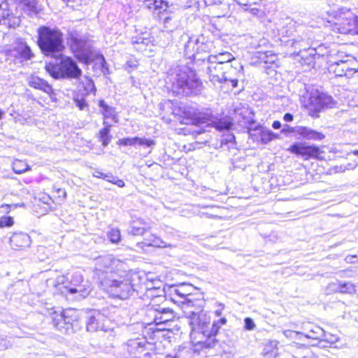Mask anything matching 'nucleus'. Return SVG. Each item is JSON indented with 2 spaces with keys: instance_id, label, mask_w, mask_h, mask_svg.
<instances>
[{
  "instance_id": "obj_1",
  "label": "nucleus",
  "mask_w": 358,
  "mask_h": 358,
  "mask_svg": "<svg viewBox=\"0 0 358 358\" xmlns=\"http://www.w3.org/2000/svg\"><path fill=\"white\" fill-rule=\"evenodd\" d=\"M192 315V329L194 332L202 334L203 339L192 341V350L205 357H213L221 353L219 340L215 336L222 325L227 322L225 317H222L210 324V318L206 313H193Z\"/></svg>"
},
{
  "instance_id": "obj_2",
  "label": "nucleus",
  "mask_w": 358,
  "mask_h": 358,
  "mask_svg": "<svg viewBox=\"0 0 358 358\" xmlns=\"http://www.w3.org/2000/svg\"><path fill=\"white\" fill-rule=\"evenodd\" d=\"M142 278L138 273L130 272L122 277L114 272H103L99 274V285L108 294L114 298L126 299L134 292L143 289Z\"/></svg>"
},
{
  "instance_id": "obj_3",
  "label": "nucleus",
  "mask_w": 358,
  "mask_h": 358,
  "mask_svg": "<svg viewBox=\"0 0 358 358\" xmlns=\"http://www.w3.org/2000/svg\"><path fill=\"white\" fill-rule=\"evenodd\" d=\"M167 79L171 91L177 96L198 95L203 88L195 71L186 65L171 69Z\"/></svg>"
},
{
  "instance_id": "obj_4",
  "label": "nucleus",
  "mask_w": 358,
  "mask_h": 358,
  "mask_svg": "<svg viewBox=\"0 0 358 358\" xmlns=\"http://www.w3.org/2000/svg\"><path fill=\"white\" fill-rule=\"evenodd\" d=\"M37 33V44L43 55L51 57L62 56L65 45L63 33L59 28L41 26L38 28Z\"/></svg>"
},
{
  "instance_id": "obj_5",
  "label": "nucleus",
  "mask_w": 358,
  "mask_h": 358,
  "mask_svg": "<svg viewBox=\"0 0 358 358\" xmlns=\"http://www.w3.org/2000/svg\"><path fill=\"white\" fill-rule=\"evenodd\" d=\"M301 35L297 38L283 41L285 43V48L291 52V54L299 57L302 65H314L320 55L317 53L315 48H310L313 35L311 31H300Z\"/></svg>"
},
{
  "instance_id": "obj_6",
  "label": "nucleus",
  "mask_w": 358,
  "mask_h": 358,
  "mask_svg": "<svg viewBox=\"0 0 358 358\" xmlns=\"http://www.w3.org/2000/svg\"><path fill=\"white\" fill-rule=\"evenodd\" d=\"M187 37V41L184 45L185 56L192 59L194 63L198 62H206L208 56H203V54H209L215 48L214 41L210 36L200 34Z\"/></svg>"
},
{
  "instance_id": "obj_7",
  "label": "nucleus",
  "mask_w": 358,
  "mask_h": 358,
  "mask_svg": "<svg viewBox=\"0 0 358 358\" xmlns=\"http://www.w3.org/2000/svg\"><path fill=\"white\" fill-rule=\"evenodd\" d=\"M157 289L161 288L154 287L148 290L147 294L151 298V303L148 307L146 315L150 319V323H155L157 325L166 324L174 319L175 314L173 309L157 303L160 299H164V294H168L161 293L162 295H158V291L155 290Z\"/></svg>"
},
{
  "instance_id": "obj_8",
  "label": "nucleus",
  "mask_w": 358,
  "mask_h": 358,
  "mask_svg": "<svg viewBox=\"0 0 358 358\" xmlns=\"http://www.w3.org/2000/svg\"><path fill=\"white\" fill-rule=\"evenodd\" d=\"M66 40L70 49L79 60L89 63L94 59L92 43L80 31L75 28H69Z\"/></svg>"
},
{
  "instance_id": "obj_9",
  "label": "nucleus",
  "mask_w": 358,
  "mask_h": 358,
  "mask_svg": "<svg viewBox=\"0 0 358 358\" xmlns=\"http://www.w3.org/2000/svg\"><path fill=\"white\" fill-rule=\"evenodd\" d=\"M45 69L55 79H76L82 74L76 62L69 57L62 56L58 64L49 63Z\"/></svg>"
},
{
  "instance_id": "obj_10",
  "label": "nucleus",
  "mask_w": 358,
  "mask_h": 358,
  "mask_svg": "<svg viewBox=\"0 0 358 358\" xmlns=\"http://www.w3.org/2000/svg\"><path fill=\"white\" fill-rule=\"evenodd\" d=\"M54 327L64 334L74 333V326L77 322L78 315L73 309H67L60 313L56 311L50 315Z\"/></svg>"
},
{
  "instance_id": "obj_11",
  "label": "nucleus",
  "mask_w": 358,
  "mask_h": 358,
  "mask_svg": "<svg viewBox=\"0 0 358 358\" xmlns=\"http://www.w3.org/2000/svg\"><path fill=\"white\" fill-rule=\"evenodd\" d=\"M333 98L318 90L310 93L308 101L305 103V107L309 110V114L313 117H318V113L324 108H331L334 106Z\"/></svg>"
},
{
  "instance_id": "obj_12",
  "label": "nucleus",
  "mask_w": 358,
  "mask_h": 358,
  "mask_svg": "<svg viewBox=\"0 0 358 358\" xmlns=\"http://www.w3.org/2000/svg\"><path fill=\"white\" fill-rule=\"evenodd\" d=\"M344 62L339 61L340 63L336 60L330 59L329 71L332 72L337 77L345 76L351 78L356 72L358 71V62L352 55H347L345 57Z\"/></svg>"
},
{
  "instance_id": "obj_13",
  "label": "nucleus",
  "mask_w": 358,
  "mask_h": 358,
  "mask_svg": "<svg viewBox=\"0 0 358 358\" xmlns=\"http://www.w3.org/2000/svg\"><path fill=\"white\" fill-rule=\"evenodd\" d=\"M153 348V344L148 343L144 338L129 339L125 345V349L131 358H141L142 355L144 358H152L155 354L149 351Z\"/></svg>"
},
{
  "instance_id": "obj_14",
  "label": "nucleus",
  "mask_w": 358,
  "mask_h": 358,
  "mask_svg": "<svg viewBox=\"0 0 358 358\" xmlns=\"http://www.w3.org/2000/svg\"><path fill=\"white\" fill-rule=\"evenodd\" d=\"M276 31L279 36H280V41L285 47V43L283 41L297 38L301 35L300 31H310L308 29L302 27H299L298 30L295 28V22L289 18L280 20L276 24Z\"/></svg>"
},
{
  "instance_id": "obj_15",
  "label": "nucleus",
  "mask_w": 358,
  "mask_h": 358,
  "mask_svg": "<svg viewBox=\"0 0 358 358\" xmlns=\"http://www.w3.org/2000/svg\"><path fill=\"white\" fill-rule=\"evenodd\" d=\"M207 64V73L209 74L210 80L215 84L227 82L229 70H232L231 64H219L215 62H206Z\"/></svg>"
},
{
  "instance_id": "obj_16",
  "label": "nucleus",
  "mask_w": 358,
  "mask_h": 358,
  "mask_svg": "<svg viewBox=\"0 0 358 358\" xmlns=\"http://www.w3.org/2000/svg\"><path fill=\"white\" fill-rule=\"evenodd\" d=\"M287 151L301 157L304 159H309L310 158L317 159L321 154V150L318 146L308 145L302 142L294 143L287 148Z\"/></svg>"
},
{
  "instance_id": "obj_17",
  "label": "nucleus",
  "mask_w": 358,
  "mask_h": 358,
  "mask_svg": "<svg viewBox=\"0 0 358 358\" xmlns=\"http://www.w3.org/2000/svg\"><path fill=\"white\" fill-rule=\"evenodd\" d=\"M205 304L203 294L196 289L187 298L185 306L187 308H194V310H189L185 311L187 318L189 320V324L192 326V315L193 313H205L203 311V308Z\"/></svg>"
},
{
  "instance_id": "obj_18",
  "label": "nucleus",
  "mask_w": 358,
  "mask_h": 358,
  "mask_svg": "<svg viewBox=\"0 0 358 358\" xmlns=\"http://www.w3.org/2000/svg\"><path fill=\"white\" fill-rule=\"evenodd\" d=\"M281 133L285 134L294 133L302 136L303 138L313 141H321L325 137L322 133L303 126H296L292 127L288 124H285L281 130Z\"/></svg>"
},
{
  "instance_id": "obj_19",
  "label": "nucleus",
  "mask_w": 358,
  "mask_h": 358,
  "mask_svg": "<svg viewBox=\"0 0 358 358\" xmlns=\"http://www.w3.org/2000/svg\"><path fill=\"white\" fill-rule=\"evenodd\" d=\"M341 13H345V11L348 13V15L342 19L338 20V22H336V25L338 26V29L341 34H352L355 35L356 34V20L357 16H355L350 13L349 9L346 8H338Z\"/></svg>"
},
{
  "instance_id": "obj_20",
  "label": "nucleus",
  "mask_w": 358,
  "mask_h": 358,
  "mask_svg": "<svg viewBox=\"0 0 358 358\" xmlns=\"http://www.w3.org/2000/svg\"><path fill=\"white\" fill-rule=\"evenodd\" d=\"M12 0H0V25L11 27L18 24L14 17Z\"/></svg>"
},
{
  "instance_id": "obj_21",
  "label": "nucleus",
  "mask_w": 358,
  "mask_h": 358,
  "mask_svg": "<svg viewBox=\"0 0 358 358\" xmlns=\"http://www.w3.org/2000/svg\"><path fill=\"white\" fill-rule=\"evenodd\" d=\"M105 317L98 310H91L87 317L86 329L89 332L106 331L105 328Z\"/></svg>"
},
{
  "instance_id": "obj_22",
  "label": "nucleus",
  "mask_w": 358,
  "mask_h": 358,
  "mask_svg": "<svg viewBox=\"0 0 358 358\" xmlns=\"http://www.w3.org/2000/svg\"><path fill=\"white\" fill-rule=\"evenodd\" d=\"M159 20L163 22V29L162 34L164 36H167L169 41H172V36L171 33L175 31L178 27V20L173 15H166L165 12L159 15Z\"/></svg>"
},
{
  "instance_id": "obj_23",
  "label": "nucleus",
  "mask_w": 358,
  "mask_h": 358,
  "mask_svg": "<svg viewBox=\"0 0 358 358\" xmlns=\"http://www.w3.org/2000/svg\"><path fill=\"white\" fill-rule=\"evenodd\" d=\"M156 290L159 292L158 295H162L161 293H167L173 302L185 306L187 297L177 285H171L167 288L164 287Z\"/></svg>"
},
{
  "instance_id": "obj_24",
  "label": "nucleus",
  "mask_w": 358,
  "mask_h": 358,
  "mask_svg": "<svg viewBox=\"0 0 358 358\" xmlns=\"http://www.w3.org/2000/svg\"><path fill=\"white\" fill-rule=\"evenodd\" d=\"M28 85L31 87L48 94L50 98H52V94H54L52 87L45 80L42 79L38 76L31 75L29 78Z\"/></svg>"
},
{
  "instance_id": "obj_25",
  "label": "nucleus",
  "mask_w": 358,
  "mask_h": 358,
  "mask_svg": "<svg viewBox=\"0 0 358 358\" xmlns=\"http://www.w3.org/2000/svg\"><path fill=\"white\" fill-rule=\"evenodd\" d=\"M151 229V224L141 218H136L131 222L129 234L133 236H140L144 234Z\"/></svg>"
},
{
  "instance_id": "obj_26",
  "label": "nucleus",
  "mask_w": 358,
  "mask_h": 358,
  "mask_svg": "<svg viewBox=\"0 0 358 358\" xmlns=\"http://www.w3.org/2000/svg\"><path fill=\"white\" fill-rule=\"evenodd\" d=\"M152 38L148 32H143L131 38V43L134 48L140 52L146 50V48L151 44Z\"/></svg>"
},
{
  "instance_id": "obj_27",
  "label": "nucleus",
  "mask_w": 358,
  "mask_h": 358,
  "mask_svg": "<svg viewBox=\"0 0 358 358\" xmlns=\"http://www.w3.org/2000/svg\"><path fill=\"white\" fill-rule=\"evenodd\" d=\"M10 244L12 248L15 250L29 247L31 244V238L27 234L15 233L10 238Z\"/></svg>"
},
{
  "instance_id": "obj_28",
  "label": "nucleus",
  "mask_w": 358,
  "mask_h": 358,
  "mask_svg": "<svg viewBox=\"0 0 358 358\" xmlns=\"http://www.w3.org/2000/svg\"><path fill=\"white\" fill-rule=\"evenodd\" d=\"M117 143L120 146H135L136 145H139L151 147L155 145V141L152 139H147L135 136L121 138L117 141Z\"/></svg>"
},
{
  "instance_id": "obj_29",
  "label": "nucleus",
  "mask_w": 358,
  "mask_h": 358,
  "mask_svg": "<svg viewBox=\"0 0 358 358\" xmlns=\"http://www.w3.org/2000/svg\"><path fill=\"white\" fill-rule=\"evenodd\" d=\"M303 331L301 332L302 336L307 338L317 340L318 342L324 336V329L320 327L313 323H307L303 327Z\"/></svg>"
},
{
  "instance_id": "obj_30",
  "label": "nucleus",
  "mask_w": 358,
  "mask_h": 358,
  "mask_svg": "<svg viewBox=\"0 0 358 358\" xmlns=\"http://www.w3.org/2000/svg\"><path fill=\"white\" fill-rule=\"evenodd\" d=\"M22 6L23 10L29 15H36L41 10L38 0H15Z\"/></svg>"
},
{
  "instance_id": "obj_31",
  "label": "nucleus",
  "mask_w": 358,
  "mask_h": 358,
  "mask_svg": "<svg viewBox=\"0 0 358 358\" xmlns=\"http://www.w3.org/2000/svg\"><path fill=\"white\" fill-rule=\"evenodd\" d=\"M92 289V285L88 280H85V282L76 287H68L69 292L77 294L76 299H85L88 296Z\"/></svg>"
},
{
  "instance_id": "obj_32",
  "label": "nucleus",
  "mask_w": 358,
  "mask_h": 358,
  "mask_svg": "<svg viewBox=\"0 0 358 358\" xmlns=\"http://www.w3.org/2000/svg\"><path fill=\"white\" fill-rule=\"evenodd\" d=\"M113 262V257L111 255L99 257L96 259V271L98 278L99 274L103 272H112L109 271Z\"/></svg>"
},
{
  "instance_id": "obj_33",
  "label": "nucleus",
  "mask_w": 358,
  "mask_h": 358,
  "mask_svg": "<svg viewBox=\"0 0 358 358\" xmlns=\"http://www.w3.org/2000/svg\"><path fill=\"white\" fill-rule=\"evenodd\" d=\"M11 55L20 57L22 60H29L34 57L30 47L24 43L17 44L11 51Z\"/></svg>"
},
{
  "instance_id": "obj_34",
  "label": "nucleus",
  "mask_w": 358,
  "mask_h": 358,
  "mask_svg": "<svg viewBox=\"0 0 358 358\" xmlns=\"http://www.w3.org/2000/svg\"><path fill=\"white\" fill-rule=\"evenodd\" d=\"M235 60L234 57L228 52H220L217 55H208L206 62H215L219 64H231Z\"/></svg>"
},
{
  "instance_id": "obj_35",
  "label": "nucleus",
  "mask_w": 358,
  "mask_h": 358,
  "mask_svg": "<svg viewBox=\"0 0 358 358\" xmlns=\"http://www.w3.org/2000/svg\"><path fill=\"white\" fill-rule=\"evenodd\" d=\"M144 4L159 15L162 14V12H166L169 7L167 1L164 0H145Z\"/></svg>"
},
{
  "instance_id": "obj_36",
  "label": "nucleus",
  "mask_w": 358,
  "mask_h": 358,
  "mask_svg": "<svg viewBox=\"0 0 358 358\" xmlns=\"http://www.w3.org/2000/svg\"><path fill=\"white\" fill-rule=\"evenodd\" d=\"M330 287H331L332 290L334 292L342 294H352L356 292L355 285L350 282L338 281L337 283L331 284Z\"/></svg>"
},
{
  "instance_id": "obj_37",
  "label": "nucleus",
  "mask_w": 358,
  "mask_h": 358,
  "mask_svg": "<svg viewBox=\"0 0 358 358\" xmlns=\"http://www.w3.org/2000/svg\"><path fill=\"white\" fill-rule=\"evenodd\" d=\"M338 337L330 333H327L324 330V336L320 338L317 345L321 348L331 347L338 341Z\"/></svg>"
},
{
  "instance_id": "obj_38",
  "label": "nucleus",
  "mask_w": 358,
  "mask_h": 358,
  "mask_svg": "<svg viewBox=\"0 0 358 358\" xmlns=\"http://www.w3.org/2000/svg\"><path fill=\"white\" fill-rule=\"evenodd\" d=\"M99 106L102 108V113L105 118H111L115 122H117L116 117V111L115 108L108 106L104 100H100L99 101Z\"/></svg>"
},
{
  "instance_id": "obj_39",
  "label": "nucleus",
  "mask_w": 358,
  "mask_h": 358,
  "mask_svg": "<svg viewBox=\"0 0 358 358\" xmlns=\"http://www.w3.org/2000/svg\"><path fill=\"white\" fill-rule=\"evenodd\" d=\"M257 54V57L265 64H273L278 59V55L272 51L258 52Z\"/></svg>"
},
{
  "instance_id": "obj_40",
  "label": "nucleus",
  "mask_w": 358,
  "mask_h": 358,
  "mask_svg": "<svg viewBox=\"0 0 358 358\" xmlns=\"http://www.w3.org/2000/svg\"><path fill=\"white\" fill-rule=\"evenodd\" d=\"M215 128L218 131H229L233 126V123L229 118L220 119L217 121H211Z\"/></svg>"
},
{
  "instance_id": "obj_41",
  "label": "nucleus",
  "mask_w": 358,
  "mask_h": 358,
  "mask_svg": "<svg viewBox=\"0 0 358 358\" xmlns=\"http://www.w3.org/2000/svg\"><path fill=\"white\" fill-rule=\"evenodd\" d=\"M110 125L106 124L105 127L99 131V136L102 145L106 147L110 142L112 136L109 134Z\"/></svg>"
},
{
  "instance_id": "obj_42",
  "label": "nucleus",
  "mask_w": 358,
  "mask_h": 358,
  "mask_svg": "<svg viewBox=\"0 0 358 358\" xmlns=\"http://www.w3.org/2000/svg\"><path fill=\"white\" fill-rule=\"evenodd\" d=\"M83 282H85V280H84L80 272L76 271L71 275L70 281L68 285H65L64 287L68 289V287H76L82 284Z\"/></svg>"
},
{
  "instance_id": "obj_43",
  "label": "nucleus",
  "mask_w": 358,
  "mask_h": 358,
  "mask_svg": "<svg viewBox=\"0 0 358 358\" xmlns=\"http://www.w3.org/2000/svg\"><path fill=\"white\" fill-rule=\"evenodd\" d=\"M279 135L273 133L271 130L263 131L261 133V141L263 143H268L273 139L278 138Z\"/></svg>"
},
{
  "instance_id": "obj_44",
  "label": "nucleus",
  "mask_w": 358,
  "mask_h": 358,
  "mask_svg": "<svg viewBox=\"0 0 358 358\" xmlns=\"http://www.w3.org/2000/svg\"><path fill=\"white\" fill-rule=\"evenodd\" d=\"M306 350H310L308 348L303 346H293L292 350L293 358H303L306 355Z\"/></svg>"
},
{
  "instance_id": "obj_45",
  "label": "nucleus",
  "mask_w": 358,
  "mask_h": 358,
  "mask_svg": "<svg viewBox=\"0 0 358 358\" xmlns=\"http://www.w3.org/2000/svg\"><path fill=\"white\" fill-rule=\"evenodd\" d=\"M212 115L209 113H206L203 115H199L198 117H196L194 119V124L196 125H201L203 124L207 123L209 124L208 122L211 120Z\"/></svg>"
},
{
  "instance_id": "obj_46",
  "label": "nucleus",
  "mask_w": 358,
  "mask_h": 358,
  "mask_svg": "<svg viewBox=\"0 0 358 358\" xmlns=\"http://www.w3.org/2000/svg\"><path fill=\"white\" fill-rule=\"evenodd\" d=\"M189 352V349L185 347H179L174 354H167L165 358H185L184 355Z\"/></svg>"
},
{
  "instance_id": "obj_47",
  "label": "nucleus",
  "mask_w": 358,
  "mask_h": 358,
  "mask_svg": "<svg viewBox=\"0 0 358 358\" xmlns=\"http://www.w3.org/2000/svg\"><path fill=\"white\" fill-rule=\"evenodd\" d=\"M110 241L113 243H117L121 238L120 231L118 229H111L108 232Z\"/></svg>"
},
{
  "instance_id": "obj_48",
  "label": "nucleus",
  "mask_w": 358,
  "mask_h": 358,
  "mask_svg": "<svg viewBox=\"0 0 358 358\" xmlns=\"http://www.w3.org/2000/svg\"><path fill=\"white\" fill-rule=\"evenodd\" d=\"M13 171L17 174L22 173L27 170H29V167L27 164H23L21 161H17L13 164Z\"/></svg>"
},
{
  "instance_id": "obj_49",
  "label": "nucleus",
  "mask_w": 358,
  "mask_h": 358,
  "mask_svg": "<svg viewBox=\"0 0 358 358\" xmlns=\"http://www.w3.org/2000/svg\"><path fill=\"white\" fill-rule=\"evenodd\" d=\"M180 289L184 293L185 297H188L190 294H192L194 291H196V288L192 286L190 284L182 283L179 285H177Z\"/></svg>"
},
{
  "instance_id": "obj_50",
  "label": "nucleus",
  "mask_w": 358,
  "mask_h": 358,
  "mask_svg": "<svg viewBox=\"0 0 358 358\" xmlns=\"http://www.w3.org/2000/svg\"><path fill=\"white\" fill-rule=\"evenodd\" d=\"M85 90L87 94L93 93L96 92V87L93 80L90 78H85V83H83Z\"/></svg>"
},
{
  "instance_id": "obj_51",
  "label": "nucleus",
  "mask_w": 358,
  "mask_h": 358,
  "mask_svg": "<svg viewBox=\"0 0 358 358\" xmlns=\"http://www.w3.org/2000/svg\"><path fill=\"white\" fill-rule=\"evenodd\" d=\"M13 224V218L10 216H2L0 217V228L10 227Z\"/></svg>"
},
{
  "instance_id": "obj_52",
  "label": "nucleus",
  "mask_w": 358,
  "mask_h": 358,
  "mask_svg": "<svg viewBox=\"0 0 358 358\" xmlns=\"http://www.w3.org/2000/svg\"><path fill=\"white\" fill-rule=\"evenodd\" d=\"M244 327L248 331H252L255 329L256 325L252 318L246 317L244 320Z\"/></svg>"
},
{
  "instance_id": "obj_53",
  "label": "nucleus",
  "mask_w": 358,
  "mask_h": 358,
  "mask_svg": "<svg viewBox=\"0 0 358 358\" xmlns=\"http://www.w3.org/2000/svg\"><path fill=\"white\" fill-rule=\"evenodd\" d=\"M161 243H162V241L159 238L152 236L150 239H146L145 244L147 245L159 247Z\"/></svg>"
},
{
  "instance_id": "obj_54",
  "label": "nucleus",
  "mask_w": 358,
  "mask_h": 358,
  "mask_svg": "<svg viewBox=\"0 0 358 358\" xmlns=\"http://www.w3.org/2000/svg\"><path fill=\"white\" fill-rule=\"evenodd\" d=\"M284 335L287 338H301L302 336L301 332L299 331H295L292 330H286L284 331Z\"/></svg>"
},
{
  "instance_id": "obj_55",
  "label": "nucleus",
  "mask_w": 358,
  "mask_h": 358,
  "mask_svg": "<svg viewBox=\"0 0 358 358\" xmlns=\"http://www.w3.org/2000/svg\"><path fill=\"white\" fill-rule=\"evenodd\" d=\"M76 106L79 108L80 110H84L85 108L87 107V103L84 99H80L78 97L74 98L73 99Z\"/></svg>"
},
{
  "instance_id": "obj_56",
  "label": "nucleus",
  "mask_w": 358,
  "mask_h": 358,
  "mask_svg": "<svg viewBox=\"0 0 358 358\" xmlns=\"http://www.w3.org/2000/svg\"><path fill=\"white\" fill-rule=\"evenodd\" d=\"M347 55H344L343 52H338L335 55H330L329 58V61L330 59H333V60H336V62H337L338 63H340L339 61L344 62L345 60V57H345Z\"/></svg>"
},
{
  "instance_id": "obj_57",
  "label": "nucleus",
  "mask_w": 358,
  "mask_h": 358,
  "mask_svg": "<svg viewBox=\"0 0 358 358\" xmlns=\"http://www.w3.org/2000/svg\"><path fill=\"white\" fill-rule=\"evenodd\" d=\"M235 141V136L233 134H227L222 140V143H233Z\"/></svg>"
},
{
  "instance_id": "obj_58",
  "label": "nucleus",
  "mask_w": 358,
  "mask_h": 358,
  "mask_svg": "<svg viewBox=\"0 0 358 358\" xmlns=\"http://www.w3.org/2000/svg\"><path fill=\"white\" fill-rule=\"evenodd\" d=\"M9 342L3 337L0 336V350H4L8 348Z\"/></svg>"
},
{
  "instance_id": "obj_59",
  "label": "nucleus",
  "mask_w": 358,
  "mask_h": 358,
  "mask_svg": "<svg viewBox=\"0 0 358 358\" xmlns=\"http://www.w3.org/2000/svg\"><path fill=\"white\" fill-rule=\"evenodd\" d=\"M97 59H100V62H101V67H102V70L103 71H104V69H108V68L106 67V59L103 57V55H100L97 57Z\"/></svg>"
},
{
  "instance_id": "obj_60",
  "label": "nucleus",
  "mask_w": 358,
  "mask_h": 358,
  "mask_svg": "<svg viewBox=\"0 0 358 358\" xmlns=\"http://www.w3.org/2000/svg\"><path fill=\"white\" fill-rule=\"evenodd\" d=\"M113 184L116 185H117V186H118L119 187H124V185H125L124 182L122 180H121V179L118 178H117V177H116V176H115V178H114V180H113Z\"/></svg>"
},
{
  "instance_id": "obj_61",
  "label": "nucleus",
  "mask_w": 358,
  "mask_h": 358,
  "mask_svg": "<svg viewBox=\"0 0 358 358\" xmlns=\"http://www.w3.org/2000/svg\"><path fill=\"white\" fill-rule=\"evenodd\" d=\"M16 206H17L16 205H13V204H12V205H10V204H2V205L0 206V208L3 209V212L8 213L10 210V208L12 207L15 208Z\"/></svg>"
},
{
  "instance_id": "obj_62",
  "label": "nucleus",
  "mask_w": 358,
  "mask_h": 358,
  "mask_svg": "<svg viewBox=\"0 0 358 358\" xmlns=\"http://www.w3.org/2000/svg\"><path fill=\"white\" fill-rule=\"evenodd\" d=\"M115 177L112 173H106V175L103 176V180L113 183Z\"/></svg>"
},
{
  "instance_id": "obj_63",
  "label": "nucleus",
  "mask_w": 358,
  "mask_h": 358,
  "mask_svg": "<svg viewBox=\"0 0 358 358\" xmlns=\"http://www.w3.org/2000/svg\"><path fill=\"white\" fill-rule=\"evenodd\" d=\"M293 119H294L293 115L289 113H286L283 116V120L287 122H292L293 120Z\"/></svg>"
},
{
  "instance_id": "obj_64",
  "label": "nucleus",
  "mask_w": 358,
  "mask_h": 358,
  "mask_svg": "<svg viewBox=\"0 0 358 358\" xmlns=\"http://www.w3.org/2000/svg\"><path fill=\"white\" fill-rule=\"evenodd\" d=\"M303 358H317L316 356L310 351L306 350V355Z\"/></svg>"
}]
</instances>
